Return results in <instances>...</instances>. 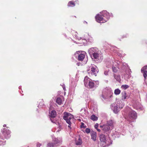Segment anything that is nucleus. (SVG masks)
Here are the masks:
<instances>
[{
	"instance_id": "7ed1b4c3",
	"label": "nucleus",
	"mask_w": 147,
	"mask_h": 147,
	"mask_svg": "<svg viewBox=\"0 0 147 147\" xmlns=\"http://www.w3.org/2000/svg\"><path fill=\"white\" fill-rule=\"evenodd\" d=\"M99 139L102 147L108 146L112 144V141L107 136L101 134L99 135Z\"/></svg>"
},
{
	"instance_id": "bb28decb",
	"label": "nucleus",
	"mask_w": 147,
	"mask_h": 147,
	"mask_svg": "<svg viewBox=\"0 0 147 147\" xmlns=\"http://www.w3.org/2000/svg\"><path fill=\"white\" fill-rule=\"evenodd\" d=\"M143 74V75L145 79H146L147 76V71H143L142 72Z\"/></svg>"
},
{
	"instance_id": "c03bdc74",
	"label": "nucleus",
	"mask_w": 147,
	"mask_h": 147,
	"mask_svg": "<svg viewBox=\"0 0 147 147\" xmlns=\"http://www.w3.org/2000/svg\"><path fill=\"white\" fill-rule=\"evenodd\" d=\"M117 63V65H119V63Z\"/></svg>"
},
{
	"instance_id": "39448f33",
	"label": "nucleus",
	"mask_w": 147,
	"mask_h": 147,
	"mask_svg": "<svg viewBox=\"0 0 147 147\" xmlns=\"http://www.w3.org/2000/svg\"><path fill=\"white\" fill-rule=\"evenodd\" d=\"M113 121L110 120L107 121L106 124H104L103 125L100 126V127L102 128L103 131L105 132L109 131L110 129H113Z\"/></svg>"
},
{
	"instance_id": "79ce46f5",
	"label": "nucleus",
	"mask_w": 147,
	"mask_h": 147,
	"mask_svg": "<svg viewBox=\"0 0 147 147\" xmlns=\"http://www.w3.org/2000/svg\"><path fill=\"white\" fill-rule=\"evenodd\" d=\"M6 125L4 124V125H3V127H6Z\"/></svg>"
},
{
	"instance_id": "c9c22d12",
	"label": "nucleus",
	"mask_w": 147,
	"mask_h": 147,
	"mask_svg": "<svg viewBox=\"0 0 147 147\" xmlns=\"http://www.w3.org/2000/svg\"><path fill=\"white\" fill-rule=\"evenodd\" d=\"M75 33H76V38L78 39V40H80L81 39V38L80 37L78 38V36H76V32H75Z\"/></svg>"
},
{
	"instance_id": "a211bd4d",
	"label": "nucleus",
	"mask_w": 147,
	"mask_h": 147,
	"mask_svg": "<svg viewBox=\"0 0 147 147\" xmlns=\"http://www.w3.org/2000/svg\"><path fill=\"white\" fill-rule=\"evenodd\" d=\"M121 94L122 100H125L127 97L126 92L125 91H123L121 93Z\"/></svg>"
},
{
	"instance_id": "1a4fd4ad",
	"label": "nucleus",
	"mask_w": 147,
	"mask_h": 147,
	"mask_svg": "<svg viewBox=\"0 0 147 147\" xmlns=\"http://www.w3.org/2000/svg\"><path fill=\"white\" fill-rule=\"evenodd\" d=\"M1 132L2 137L1 138L2 139H8L10 137V132L9 130L6 129V128H3L1 129Z\"/></svg>"
},
{
	"instance_id": "c85d7f7f",
	"label": "nucleus",
	"mask_w": 147,
	"mask_h": 147,
	"mask_svg": "<svg viewBox=\"0 0 147 147\" xmlns=\"http://www.w3.org/2000/svg\"><path fill=\"white\" fill-rule=\"evenodd\" d=\"M147 65L144 66L141 69V72H142L143 71H147Z\"/></svg>"
},
{
	"instance_id": "4c0bfd02",
	"label": "nucleus",
	"mask_w": 147,
	"mask_h": 147,
	"mask_svg": "<svg viewBox=\"0 0 147 147\" xmlns=\"http://www.w3.org/2000/svg\"><path fill=\"white\" fill-rule=\"evenodd\" d=\"M97 129V131H98L99 132H100V129H99L98 128H97V129Z\"/></svg>"
},
{
	"instance_id": "a19ab883",
	"label": "nucleus",
	"mask_w": 147,
	"mask_h": 147,
	"mask_svg": "<svg viewBox=\"0 0 147 147\" xmlns=\"http://www.w3.org/2000/svg\"><path fill=\"white\" fill-rule=\"evenodd\" d=\"M105 82L107 83H108V80H105Z\"/></svg>"
},
{
	"instance_id": "473e14b6",
	"label": "nucleus",
	"mask_w": 147,
	"mask_h": 147,
	"mask_svg": "<svg viewBox=\"0 0 147 147\" xmlns=\"http://www.w3.org/2000/svg\"><path fill=\"white\" fill-rule=\"evenodd\" d=\"M109 70H106L104 71V74L105 75H108V73L109 72Z\"/></svg>"
},
{
	"instance_id": "2f4dec72",
	"label": "nucleus",
	"mask_w": 147,
	"mask_h": 147,
	"mask_svg": "<svg viewBox=\"0 0 147 147\" xmlns=\"http://www.w3.org/2000/svg\"><path fill=\"white\" fill-rule=\"evenodd\" d=\"M81 127L83 128H85L86 127V126L84 125V123H82L81 125Z\"/></svg>"
},
{
	"instance_id": "f257e3e1",
	"label": "nucleus",
	"mask_w": 147,
	"mask_h": 147,
	"mask_svg": "<svg viewBox=\"0 0 147 147\" xmlns=\"http://www.w3.org/2000/svg\"><path fill=\"white\" fill-rule=\"evenodd\" d=\"M112 14H111V16ZM110 15L106 11H103L98 14L95 16L96 21L100 23H105L110 18Z\"/></svg>"
},
{
	"instance_id": "f8f14e48",
	"label": "nucleus",
	"mask_w": 147,
	"mask_h": 147,
	"mask_svg": "<svg viewBox=\"0 0 147 147\" xmlns=\"http://www.w3.org/2000/svg\"><path fill=\"white\" fill-rule=\"evenodd\" d=\"M137 114L134 111H130L129 113V119H135L137 118Z\"/></svg>"
},
{
	"instance_id": "37998d69",
	"label": "nucleus",
	"mask_w": 147,
	"mask_h": 147,
	"mask_svg": "<svg viewBox=\"0 0 147 147\" xmlns=\"http://www.w3.org/2000/svg\"><path fill=\"white\" fill-rule=\"evenodd\" d=\"M1 141H1L0 140V144H2L1 143Z\"/></svg>"
},
{
	"instance_id": "c756f323",
	"label": "nucleus",
	"mask_w": 147,
	"mask_h": 147,
	"mask_svg": "<svg viewBox=\"0 0 147 147\" xmlns=\"http://www.w3.org/2000/svg\"><path fill=\"white\" fill-rule=\"evenodd\" d=\"M122 52L121 51H120L117 53L118 55L120 57H121L122 56Z\"/></svg>"
},
{
	"instance_id": "20e7f679",
	"label": "nucleus",
	"mask_w": 147,
	"mask_h": 147,
	"mask_svg": "<svg viewBox=\"0 0 147 147\" xmlns=\"http://www.w3.org/2000/svg\"><path fill=\"white\" fill-rule=\"evenodd\" d=\"M121 101L118 100L111 105V109L115 113H117L119 111L120 108H123V105H121Z\"/></svg>"
},
{
	"instance_id": "5701e85b",
	"label": "nucleus",
	"mask_w": 147,
	"mask_h": 147,
	"mask_svg": "<svg viewBox=\"0 0 147 147\" xmlns=\"http://www.w3.org/2000/svg\"><path fill=\"white\" fill-rule=\"evenodd\" d=\"M90 119L93 121H95L97 120L98 117L94 115H93L91 116Z\"/></svg>"
},
{
	"instance_id": "f3484780",
	"label": "nucleus",
	"mask_w": 147,
	"mask_h": 147,
	"mask_svg": "<svg viewBox=\"0 0 147 147\" xmlns=\"http://www.w3.org/2000/svg\"><path fill=\"white\" fill-rule=\"evenodd\" d=\"M75 143L77 145H80L82 144V142L80 137H79L78 140H75Z\"/></svg>"
},
{
	"instance_id": "4be33fe9",
	"label": "nucleus",
	"mask_w": 147,
	"mask_h": 147,
	"mask_svg": "<svg viewBox=\"0 0 147 147\" xmlns=\"http://www.w3.org/2000/svg\"><path fill=\"white\" fill-rule=\"evenodd\" d=\"M56 102L59 105H60L62 103V100L60 98L58 97L56 100Z\"/></svg>"
},
{
	"instance_id": "9d476101",
	"label": "nucleus",
	"mask_w": 147,
	"mask_h": 147,
	"mask_svg": "<svg viewBox=\"0 0 147 147\" xmlns=\"http://www.w3.org/2000/svg\"><path fill=\"white\" fill-rule=\"evenodd\" d=\"M99 51L98 49L96 47L91 48L88 50L89 53L91 56L96 54V53H97Z\"/></svg>"
},
{
	"instance_id": "2eb2a0df",
	"label": "nucleus",
	"mask_w": 147,
	"mask_h": 147,
	"mask_svg": "<svg viewBox=\"0 0 147 147\" xmlns=\"http://www.w3.org/2000/svg\"><path fill=\"white\" fill-rule=\"evenodd\" d=\"M80 114L83 117H86L88 115V112L84 108L82 109L80 111Z\"/></svg>"
},
{
	"instance_id": "dca6fc26",
	"label": "nucleus",
	"mask_w": 147,
	"mask_h": 147,
	"mask_svg": "<svg viewBox=\"0 0 147 147\" xmlns=\"http://www.w3.org/2000/svg\"><path fill=\"white\" fill-rule=\"evenodd\" d=\"M91 139L94 141L96 140V133L95 132H92L91 133Z\"/></svg>"
},
{
	"instance_id": "b1692460",
	"label": "nucleus",
	"mask_w": 147,
	"mask_h": 147,
	"mask_svg": "<svg viewBox=\"0 0 147 147\" xmlns=\"http://www.w3.org/2000/svg\"><path fill=\"white\" fill-rule=\"evenodd\" d=\"M114 76L117 81H119L120 80V76L119 75L114 74Z\"/></svg>"
},
{
	"instance_id": "a18cd8bd",
	"label": "nucleus",
	"mask_w": 147,
	"mask_h": 147,
	"mask_svg": "<svg viewBox=\"0 0 147 147\" xmlns=\"http://www.w3.org/2000/svg\"><path fill=\"white\" fill-rule=\"evenodd\" d=\"M51 121L52 122H53V121H52L51 119Z\"/></svg>"
},
{
	"instance_id": "423d86ee",
	"label": "nucleus",
	"mask_w": 147,
	"mask_h": 147,
	"mask_svg": "<svg viewBox=\"0 0 147 147\" xmlns=\"http://www.w3.org/2000/svg\"><path fill=\"white\" fill-rule=\"evenodd\" d=\"M73 118V116L70 113L66 112L64 113L63 119L66 121V122L69 125L68 126L70 129L71 128V123L70 120Z\"/></svg>"
},
{
	"instance_id": "6e6552de",
	"label": "nucleus",
	"mask_w": 147,
	"mask_h": 147,
	"mask_svg": "<svg viewBox=\"0 0 147 147\" xmlns=\"http://www.w3.org/2000/svg\"><path fill=\"white\" fill-rule=\"evenodd\" d=\"M85 53L84 52L78 51L75 53L74 55L79 61H82L85 58Z\"/></svg>"
},
{
	"instance_id": "7c9ffc66",
	"label": "nucleus",
	"mask_w": 147,
	"mask_h": 147,
	"mask_svg": "<svg viewBox=\"0 0 147 147\" xmlns=\"http://www.w3.org/2000/svg\"><path fill=\"white\" fill-rule=\"evenodd\" d=\"M85 132L87 133H89L90 132V130L89 129L87 128L85 130Z\"/></svg>"
},
{
	"instance_id": "cd10ccee",
	"label": "nucleus",
	"mask_w": 147,
	"mask_h": 147,
	"mask_svg": "<svg viewBox=\"0 0 147 147\" xmlns=\"http://www.w3.org/2000/svg\"><path fill=\"white\" fill-rule=\"evenodd\" d=\"M55 144L52 143H49L47 145V147H53L54 146Z\"/></svg>"
},
{
	"instance_id": "72a5a7b5",
	"label": "nucleus",
	"mask_w": 147,
	"mask_h": 147,
	"mask_svg": "<svg viewBox=\"0 0 147 147\" xmlns=\"http://www.w3.org/2000/svg\"><path fill=\"white\" fill-rule=\"evenodd\" d=\"M98 123H96V124L94 125V127L95 128L97 129V128H98Z\"/></svg>"
},
{
	"instance_id": "f03ea898",
	"label": "nucleus",
	"mask_w": 147,
	"mask_h": 147,
	"mask_svg": "<svg viewBox=\"0 0 147 147\" xmlns=\"http://www.w3.org/2000/svg\"><path fill=\"white\" fill-rule=\"evenodd\" d=\"M84 82L85 86L90 88H96L99 84L98 81H93L87 76L85 77Z\"/></svg>"
},
{
	"instance_id": "ea45409f",
	"label": "nucleus",
	"mask_w": 147,
	"mask_h": 147,
	"mask_svg": "<svg viewBox=\"0 0 147 147\" xmlns=\"http://www.w3.org/2000/svg\"><path fill=\"white\" fill-rule=\"evenodd\" d=\"M110 92H111L110 93L111 94V96H112V94H113V93L112 92H111V91H110Z\"/></svg>"
},
{
	"instance_id": "58836bf2",
	"label": "nucleus",
	"mask_w": 147,
	"mask_h": 147,
	"mask_svg": "<svg viewBox=\"0 0 147 147\" xmlns=\"http://www.w3.org/2000/svg\"><path fill=\"white\" fill-rule=\"evenodd\" d=\"M40 103H40L39 104V105H38V107H41L42 106V105H40Z\"/></svg>"
},
{
	"instance_id": "aec40b11",
	"label": "nucleus",
	"mask_w": 147,
	"mask_h": 147,
	"mask_svg": "<svg viewBox=\"0 0 147 147\" xmlns=\"http://www.w3.org/2000/svg\"><path fill=\"white\" fill-rule=\"evenodd\" d=\"M121 93V90L118 88L115 89L114 90V94L116 95H119Z\"/></svg>"
},
{
	"instance_id": "412c9836",
	"label": "nucleus",
	"mask_w": 147,
	"mask_h": 147,
	"mask_svg": "<svg viewBox=\"0 0 147 147\" xmlns=\"http://www.w3.org/2000/svg\"><path fill=\"white\" fill-rule=\"evenodd\" d=\"M68 7H74L75 6V3L72 1H69L67 4Z\"/></svg>"
},
{
	"instance_id": "e433bc0d",
	"label": "nucleus",
	"mask_w": 147,
	"mask_h": 147,
	"mask_svg": "<svg viewBox=\"0 0 147 147\" xmlns=\"http://www.w3.org/2000/svg\"><path fill=\"white\" fill-rule=\"evenodd\" d=\"M62 87L63 88L64 90H65V86L63 84L62 86Z\"/></svg>"
},
{
	"instance_id": "4468645a",
	"label": "nucleus",
	"mask_w": 147,
	"mask_h": 147,
	"mask_svg": "<svg viewBox=\"0 0 147 147\" xmlns=\"http://www.w3.org/2000/svg\"><path fill=\"white\" fill-rule=\"evenodd\" d=\"M84 39L86 40V39H88V40L90 42H92L93 41V38L90 36H89L88 34L86 33L84 35Z\"/></svg>"
},
{
	"instance_id": "a878e982",
	"label": "nucleus",
	"mask_w": 147,
	"mask_h": 147,
	"mask_svg": "<svg viewBox=\"0 0 147 147\" xmlns=\"http://www.w3.org/2000/svg\"><path fill=\"white\" fill-rule=\"evenodd\" d=\"M129 87V86L126 85H123L121 86V88L125 90Z\"/></svg>"
},
{
	"instance_id": "49530a36",
	"label": "nucleus",
	"mask_w": 147,
	"mask_h": 147,
	"mask_svg": "<svg viewBox=\"0 0 147 147\" xmlns=\"http://www.w3.org/2000/svg\"><path fill=\"white\" fill-rule=\"evenodd\" d=\"M86 23L87 24V22H86Z\"/></svg>"
},
{
	"instance_id": "6ab92c4d",
	"label": "nucleus",
	"mask_w": 147,
	"mask_h": 147,
	"mask_svg": "<svg viewBox=\"0 0 147 147\" xmlns=\"http://www.w3.org/2000/svg\"><path fill=\"white\" fill-rule=\"evenodd\" d=\"M49 114L51 118H54L55 117L56 115V113L55 110H52L51 112Z\"/></svg>"
},
{
	"instance_id": "ddd939ff",
	"label": "nucleus",
	"mask_w": 147,
	"mask_h": 147,
	"mask_svg": "<svg viewBox=\"0 0 147 147\" xmlns=\"http://www.w3.org/2000/svg\"><path fill=\"white\" fill-rule=\"evenodd\" d=\"M53 141L55 142L54 144H61L62 142V139L61 138H56L53 137L52 138Z\"/></svg>"
},
{
	"instance_id": "393cba45",
	"label": "nucleus",
	"mask_w": 147,
	"mask_h": 147,
	"mask_svg": "<svg viewBox=\"0 0 147 147\" xmlns=\"http://www.w3.org/2000/svg\"><path fill=\"white\" fill-rule=\"evenodd\" d=\"M118 68L117 67H117H112V69L113 70V71L114 72H117L118 70Z\"/></svg>"
},
{
	"instance_id": "f704fd0d",
	"label": "nucleus",
	"mask_w": 147,
	"mask_h": 147,
	"mask_svg": "<svg viewBox=\"0 0 147 147\" xmlns=\"http://www.w3.org/2000/svg\"><path fill=\"white\" fill-rule=\"evenodd\" d=\"M41 145V144L40 143H37V147H40Z\"/></svg>"
},
{
	"instance_id": "0eeeda50",
	"label": "nucleus",
	"mask_w": 147,
	"mask_h": 147,
	"mask_svg": "<svg viewBox=\"0 0 147 147\" xmlns=\"http://www.w3.org/2000/svg\"><path fill=\"white\" fill-rule=\"evenodd\" d=\"M88 73L90 75H94L96 76V74L98 72V69L95 65L91 64L89 67V69L87 70Z\"/></svg>"
},
{
	"instance_id": "9b49d317",
	"label": "nucleus",
	"mask_w": 147,
	"mask_h": 147,
	"mask_svg": "<svg viewBox=\"0 0 147 147\" xmlns=\"http://www.w3.org/2000/svg\"><path fill=\"white\" fill-rule=\"evenodd\" d=\"M100 52L99 51L97 53H96V54L93 55V57L95 59H102L103 58L102 54L100 53Z\"/></svg>"
}]
</instances>
